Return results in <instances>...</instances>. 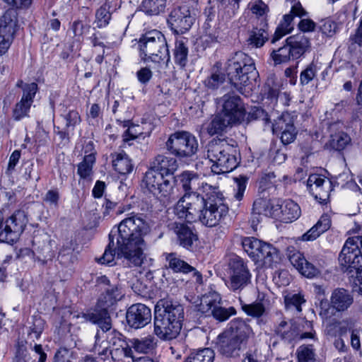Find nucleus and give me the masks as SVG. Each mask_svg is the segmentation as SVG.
Instances as JSON below:
<instances>
[{"instance_id":"864d4df0","label":"nucleus","mask_w":362,"mask_h":362,"mask_svg":"<svg viewBox=\"0 0 362 362\" xmlns=\"http://www.w3.org/2000/svg\"><path fill=\"white\" fill-rule=\"evenodd\" d=\"M314 292L317 295L318 300L320 302V315L321 316H327L328 314V306L329 303L327 300L324 299L325 296V289L322 286L320 285H314Z\"/></svg>"},{"instance_id":"5fc2aeb1","label":"nucleus","mask_w":362,"mask_h":362,"mask_svg":"<svg viewBox=\"0 0 362 362\" xmlns=\"http://www.w3.org/2000/svg\"><path fill=\"white\" fill-rule=\"evenodd\" d=\"M225 81V76L220 71H215L211 74L204 81L205 86L210 89H216Z\"/></svg>"},{"instance_id":"de8ad7c7","label":"nucleus","mask_w":362,"mask_h":362,"mask_svg":"<svg viewBox=\"0 0 362 362\" xmlns=\"http://www.w3.org/2000/svg\"><path fill=\"white\" fill-rule=\"evenodd\" d=\"M188 47L183 41H177L174 50L175 63L184 67L187 62Z\"/></svg>"},{"instance_id":"f704fd0d","label":"nucleus","mask_w":362,"mask_h":362,"mask_svg":"<svg viewBox=\"0 0 362 362\" xmlns=\"http://www.w3.org/2000/svg\"><path fill=\"white\" fill-rule=\"evenodd\" d=\"M269 35L264 28H254L248 31L247 45L251 48H260L268 40Z\"/></svg>"},{"instance_id":"a211bd4d","label":"nucleus","mask_w":362,"mask_h":362,"mask_svg":"<svg viewBox=\"0 0 362 362\" xmlns=\"http://www.w3.org/2000/svg\"><path fill=\"white\" fill-rule=\"evenodd\" d=\"M128 325L134 329H140L148 325L151 320V309L142 303L131 305L126 314Z\"/></svg>"},{"instance_id":"1a4fd4ad","label":"nucleus","mask_w":362,"mask_h":362,"mask_svg":"<svg viewBox=\"0 0 362 362\" xmlns=\"http://www.w3.org/2000/svg\"><path fill=\"white\" fill-rule=\"evenodd\" d=\"M165 144L168 151L178 158H191L197 153L199 148L197 138L185 131L171 134Z\"/></svg>"},{"instance_id":"4be33fe9","label":"nucleus","mask_w":362,"mask_h":362,"mask_svg":"<svg viewBox=\"0 0 362 362\" xmlns=\"http://www.w3.org/2000/svg\"><path fill=\"white\" fill-rule=\"evenodd\" d=\"M242 344L243 341L240 339L224 332L219 335L217 346L221 354L227 357H235L239 355Z\"/></svg>"},{"instance_id":"a18cd8bd","label":"nucleus","mask_w":362,"mask_h":362,"mask_svg":"<svg viewBox=\"0 0 362 362\" xmlns=\"http://www.w3.org/2000/svg\"><path fill=\"white\" fill-rule=\"evenodd\" d=\"M329 136L330 146L336 151L343 150L351 141L349 136L344 132H339L338 134H331Z\"/></svg>"},{"instance_id":"b1692460","label":"nucleus","mask_w":362,"mask_h":362,"mask_svg":"<svg viewBox=\"0 0 362 362\" xmlns=\"http://www.w3.org/2000/svg\"><path fill=\"white\" fill-rule=\"evenodd\" d=\"M354 303V297L351 292L342 288L333 291L330 298V305L337 312L347 310Z\"/></svg>"},{"instance_id":"473e14b6","label":"nucleus","mask_w":362,"mask_h":362,"mask_svg":"<svg viewBox=\"0 0 362 362\" xmlns=\"http://www.w3.org/2000/svg\"><path fill=\"white\" fill-rule=\"evenodd\" d=\"M75 246L73 239H67L63 243L58 255V259L62 265L67 267L76 260V257L74 255Z\"/></svg>"},{"instance_id":"ddd939ff","label":"nucleus","mask_w":362,"mask_h":362,"mask_svg":"<svg viewBox=\"0 0 362 362\" xmlns=\"http://www.w3.org/2000/svg\"><path fill=\"white\" fill-rule=\"evenodd\" d=\"M112 337L110 339V355L115 362H134V356L130 339L121 333L115 330L112 332Z\"/></svg>"},{"instance_id":"338daca9","label":"nucleus","mask_w":362,"mask_h":362,"mask_svg":"<svg viewBox=\"0 0 362 362\" xmlns=\"http://www.w3.org/2000/svg\"><path fill=\"white\" fill-rule=\"evenodd\" d=\"M45 322L40 317H35L33 325L30 327V335L33 334L35 339H38L44 329Z\"/></svg>"},{"instance_id":"774afa93","label":"nucleus","mask_w":362,"mask_h":362,"mask_svg":"<svg viewBox=\"0 0 362 362\" xmlns=\"http://www.w3.org/2000/svg\"><path fill=\"white\" fill-rule=\"evenodd\" d=\"M72 355L69 349L60 348L54 355V362H71Z\"/></svg>"},{"instance_id":"9d476101","label":"nucleus","mask_w":362,"mask_h":362,"mask_svg":"<svg viewBox=\"0 0 362 362\" xmlns=\"http://www.w3.org/2000/svg\"><path fill=\"white\" fill-rule=\"evenodd\" d=\"M28 220L24 211H18L4 221V214L0 211V241L13 244L23 232Z\"/></svg>"},{"instance_id":"f8f14e48","label":"nucleus","mask_w":362,"mask_h":362,"mask_svg":"<svg viewBox=\"0 0 362 362\" xmlns=\"http://www.w3.org/2000/svg\"><path fill=\"white\" fill-rule=\"evenodd\" d=\"M228 288L233 291L243 289L250 282L251 274L247 264L238 256H233L228 262Z\"/></svg>"},{"instance_id":"f3484780","label":"nucleus","mask_w":362,"mask_h":362,"mask_svg":"<svg viewBox=\"0 0 362 362\" xmlns=\"http://www.w3.org/2000/svg\"><path fill=\"white\" fill-rule=\"evenodd\" d=\"M310 192L321 204H326L332 191V182L318 174H312L307 181Z\"/></svg>"},{"instance_id":"09e8293b","label":"nucleus","mask_w":362,"mask_h":362,"mask_svg":"<svg viewBox=\"0 0 362 362\" xmlns=\"http://www.w3.org/2000/svg\"><path fill=\"white\" fill-rule=\"evenodd\" d=\"M271 57L276 64L286 63L292 59L291 47L286 43L277 50H273Z\"/></svg>"},{"instance_id":"9b49d317","label":"nucleus","mask_w":362,"mask_h":362,"mask_svg":"<svg viewBox=\"0 0 362 362\" xmlns=\"http://www.w3.org/2000/svg\"><path fill=\"white\" fill-rule=\"evenodd\" d=\"M358 238L356 236L349 238L339 254V261L341 265L349 272L356 271V278L354 284L356 285L361 272H362V253L360 246L358 244Z\"/></svg>"},{"instance_id":"4468645a","label":"nucleus","mask_w":362,"mask_h":362,"mask_svg":"<svg viewBox=\"0 0 362 362\" xmlns=\"http://www.w3.org/2000/svg\"><path fill=\"white\" fill-rule=\"evenodd\" d=\"M222 110L221 112L233 124H240L245 116V109L241 98L234 94H225L221 98Z\"/></svg>"},{"instance_id":"49530a36","label":"nucleus","mask_w":362,"mask_h":362,"mask_svg":"<svg viewBox=\"0 0 362 362\" xmlns=\"http://www.w3.org/2000/svg\"><path fill=\"white\" fill-rule=\"evenodd\" d=\"M95 161V157L91 154L84 156L83 160L78 165L77 173L78 175L86 179L92 174L93 165Z\"/></svg>"},{"instance_id":"39448f33","label":"nucleus","mask_w":362,"mask_h":362,"mask_svg":"<svg viewBox=\"0 0 362 362\" xmlns=\"http://www.w3.org/2000/svg\"><path fill=\"white\" fill-rule=\"evenodd\" d=\"M226 71L230 84L240 93L258 77L253 59L243 52H235L228 60Z\"/></svg>"},{"instance_id":"052dcab7","label":"nucleus","mask_w":362,"mask_h":362,"mask_svg":"<svg viewBox=\"0 0 362 362\" xmlns=\"http://www.w3.org/2000/svg\"><path fill=\"white\" fill-rule=\"evenodd\" d=\"M37 88L38 87L36 83L25 84L23 87V94L21 100L32 104Z\"/></svg>"},{"instance_id":"c85d7f7f","label":"nucleus","mask_w":362,"mask_h":362,"mask_svg":"<svg viewBox=\"0 0 362 362\" xmlns=\"http://www.w3.org/2000/svg\"><path fill=\"white\" fill-rule=\"evenodd\" d=\"M175 233L177 235L179 245L188 250L192 247L194 242L198 239L192 228L184 223H177Z\"/></svg>"},{"instance_id":"a19ab883","label":"nucleus","mask_w":362,"mask_h":362,"mask_svg":"<svg viewBox=\"0 0 362 362\" xmlns=\"http://www.w3.org/2000/svg\"><path fill=\"white\" fill-rule=\"evenodd\" d=\"M215 353L210 348H204L192 351L185 362H214Z\"/></svg>"},{"instance_id":"2f4dec72","label":"nucleus","mask_w":362,"mask_h":362,"mask_svg":"<svg viewBox=\"0 0 362 362\" xmlns=\"http://www.w3.org/2000/svg\"><path fill=\"white\" fill-rule=\"evenodd\" d=\"M266 243L254 237L245 238L242 241L244 250L255 262L258 259V255Z\"/></svg>"},{"instance_id":"2eb2a0df","label":"nucleus","mask_w":362,"mask_h":362,"mask_svg":"<svg viewBox=\"0 0 362 362\" xmlns=\"http://www.w3.org/2000/svg\"><path fill=\"white\" fill-rule=\"evenodd\" d=\"M194 17L187 6H178L171 11L168 23L174 33L183 34L192 25Z\"/></svg>"},{"instance_id":"5701e85b","label":"nucleus","mask_w":362,"mask_h":362,"mask_svg":"<svg viewBox=\"0 0 362 362\" xmlns=\"http://www.w3.org/2000/svg\"><path fill=\"white\" fill-rule=\"evenodd\" d=\"M281 260L279 250L272 244L266 243L258 255L255 264L264 269H275Z\"/></svg>"},{"instance_id":"680f3d73","label":"nucleus","mask_w":362,"mask_h":362,"mask_svg":"<svg viewBox=\"0 0 362 362\" xmlns=\"http://www.w3.org/2000/svg\"><path fill=\"white\" fill-rule=\"evenodd\" d=\"M43 202L50 208L57 209L59 205V192L57 189L48 190L42 198Z\"/></svg>"},{"instance_id":"393cba45","label":"nucleus","mask_w":362,"mask_h":362,"mask_svg":"<svg viewBox=\"0 0 362 362\" xmlns=\"http://www.w3.org/2000/svg\"><path fill=\"white\" fill-rule=\"evenodd\" d=\"M240 305L243 311L247 315L257 319L259 324H265L266 322L263 320V317L267 315L268 308L265 305L264 296L260 298L259 295L257 299L251 303H245L241 300Z\"/></svg>"},{"instance_id":"bb28decb","label":"nucleus","mask_w":362,"mask_h":362,"mask_svg":"<svg viewBox=\"0 0 362 362\" xmlns=\"http://www.w3.org/2000/svg\"><path fill=\"white\" fill-rule=\"evenodd\" d=\"M286 42L291 47L293 59L300 58L310 47L309 39L303 34L290 36Z\"/></svg>"},{"instance_id":"c03bdc74","label":"nucleus","mask_w":362,"mask_h":362,"mask_svg":"<svg viewBox=\"0 0 362 362\" xmlns=\"http://www.w3.org/2000/svg\"><path fill=\"white\" fill-rule=\"evenodd\" d=\"M34 250V252L38 254L37 258L43 262H47L48 259H52L54 256V251L52 250L51 241L43 242L37 246L35 245Z\"/></svg>"},{"instance_id":"e2e57ef3","label":"nucleus","mask_w":362,"mask_h":362,"mask_svg":"<svg viewBox=\"0 0 362 362\" xmlns=\"http://www.w3.org/2000/svg\"><path fill=\"white\" fill-rule=\"evenodd\" d=\"M123 123L124 127H129L123 134L124 141H127L131 139H136L139 135L142 134L139 125L132 124L131 126H129V121H124Z\"/></svg>"},{"instance_id":"0eeeda50","label":"nucleus","mask_w":362,"mask_h":362,"mask_svg":"<svg viewBox=\"0 0 362 362\" xmlns=\"http://www.w3.org/2000/svg\"><path fill=\"white\" fill-rule=\"evenodd\" d=\"M141 59L145 62L164 63L168 65L170 52L165 36L158 30H152L142 35L139 41Z\"/></svg>"},{"instance_id":"58836bf2","label":"nucleus","mask_w":362,"mask_h":362,"mask_svg":"<svg viewBox=\"0 0 362 362\" xmlns=\"http://www.w3.org/2000/svg\"><path fill=\"white\" fill-rule=\"evenodd\" d=\"M130 341L132 346L138 353H148L153 351L156 346L155 337L153 336H148L141 339L134 338L130 339Z\"/></svg>"},{"instance_id":"6e6d98bb","label":"nucleus","mask_w":362,"mask_h":362,"mask_svg":"<svg viewBox=\"0 0 362 362\" xmlns=\"http://www.w3.org/2000/svg\"><path fill=\"white\" fill-rule=\"evenodd\" d=\"M317 65L310 63L300 74V83L302 86L308 85L316 76Z\"/></svg>"},{"instance_id":"c9c22d12","label":"nucleus","mask_w":362,"mask_h":362,"mask_svg":"<svg viewBox=\"0 0 362 362\" xmlns=\"http://www.w3.org/2000/svg\"><path fill=\"white\" fill-rule=\"evenodd\" d=\"M168 0H143L141 10L148 16H158L165 12Z\"/></svg>"},{"instance_id":"13d9d810","label":"nucleus","mask_w":362,"mask_h":362,"mask_svg":"<svg viewBox=\"0 0 362 362\" xmlns=\"http://www.w3.org/2000/svg\"><path fill=\"white\" fill-rule=\"evenodd\" d=\"M284 302L287 308L294 307L298 312L301 311V305L305 302L300 293L288 295L285 296Z\"/></svg>"},{"instance_id":"f03ea898","label":"nucleus","mask_w":362,"mask_h":362,"mask_svg":"<svg viewBox=\"0 0 362 362\" xmlns=\"http://www.w3.org/2000/svg\"><path fill=\"white\" fill-rule=\"evenodd\" d=\"M174 213L187 222L199 220L205 226L214 227L228 214V207L218 187L205 184L202 194L181 197L174 207Z\"/></svg>"},{"instance_id":"f257e3e1","label":"nucleus","mask_w":362,"mask_h":362,"mask_svg":"<svg viewBox=\"0 0 362 362\" xmlns=\"http://www.w3.org/2000/svg\"><path fill=\"white\" fill-rule=\"evenodd\" d=\"M143 214H132L122 220L118 226V235H109V243L103 255L98 259L101 264L113 265L115 256L124 257L129 266H140L144 260V236L150 231V226Z\"/></svg>"},{"instance_id":"4d7b16f0","label":"nucleus","mask_w":362,"mask_h":362,"mask_svg":"<svg viewBox=\"0 0 362 362\" xmlns=\"http://www.w3.org/2000/svg\"><path fill=\"white\" fill-rule=\"evenodd\" d=\"M31 105L32 104L21 100L20 102L17 103L13 110V117L14 119L20 120L22 118L27 117Z\"/></svg>"},{"instance_id":"423d86ee","label":"nucleus","mask_w":362,"mask_h":362,"mask_svg":"<svg viewBox=\"0 0 362 362\" xmlns=\"http://www.w3.org/2000/svg\"><path fill=\"white\" fill-rule=\"evenodd\" d=\"M206 157L212 163L213 173L223 174L238 166L236 149L226 141L213 139L206 146Z\"/></svg>"},{"instance_id":"c756f323","label":"nucleus","mask_w":362,"mask_h":362,"mask_svg":"<svg viewBox=\"0 0 362 362\" xmlns=\"http://www.w3.org/2000/svg\"><path fill=\"white\" fill-rule=\"evenodd\" d=\"M252 329L242 319L236 318L232 320L229 324V331L225 333L228 334L231 337H234L235 339L243 341L249 337Z\"/></svg>"},{"instance_id":"4c0bfd02","label":"nucleus","mask_w":362,"mask_h":362,"mask_svg":"<svg viewBox=\"0 0 362 362\" xmlns=\"http://www.w3.org/2000/svg\"><path fill=\"white\" fill-rule=\"evenodd\" d=\"M280 207L279 214H282L284 220L287 222L297 219L300 215L299 206L292 200L284 201L280 204Z\"/></svg>"},{"instance_id":"6ab92c4d","label":"nucleus","mask_w":362,"mask_h":362,"mask_svg":"<svg viewBox=\"0 0 362 362\" xmlns=\"http://www.w3.org/2000/svg\"><path fill=\"white\" fill-rule=\"evenodd\" d=\"M305 14L306 11L302 7L300 4L298 3L293 5L290 13L284 16L283 20L276 28L274 36L272 39V42H276L284 35L290 33L293 30V25H292V21L295 16L301 18L302 16H305Z\"/></svg>"},{"instance_id":"412c9836","label":"nucleus","mask_w":362,"mask_h":362,"mask_svg":"<svg viewBox=\"0 0 362 362\" xmlns=\"http://www.w3.org/2000/svg\"><path fill=\"white\" fill-rule=\"evenodd\" d=\"M274 134L281 133V140L284 144L292 143L297 134L291 118L288 115H283L279 117L272 127Z\"/></svg>"},{"instance_id":"603ef678","label":"nucleus","mask_w":362,"mask_h":362,"mask_svg":"<svg viewBox=\"0 0 362 362\" xmlns=\"http://www.w3.org/2000/svg\"><path fill=\"white\" fill-rule=\"evenodd\" d=\"M221 300V298L219 293L216 291H210L204 295L201 301V306L202 309H204V306L206 305L208 307V310H210L214 307L219 305Z\"/></svg>"},{"instance_id":"ea45409f","label":"nucleus","mask_w":362,"mask_h":362,"mask_svg":"<svg viewBox=\"0 0 362 362\" xmlns=\"http://www.w3.org/2000/svg\"><path fill=\"white\" fill-rule=\"evenodd\" d=\"M168 267L175 272L187 274L194 270V268L181 259L175 253H169L166 255Z\"/></svg>"},{"instance_id":"72a5a7b5","label":"nucleus","mask_w":362,"mask_h":362,"mask_svg":"<svg viewBox=\"0 0 362 362\" xmlns=\"http://www.w3.org/2000/svg\"><path fill=\"white\" fill-rule=\"evenodd\" d=\"M230 119H227L221 112L216 115L206 127V132L211 136L221 134L228 127L234 125Z\"/></svg>"},{"instance_id":"69168bd1","label":"nucleus","mask_w":362,"mask_h":362,"mask_svg":"<svg viewBox=\"0 0 362 362\" xmlns=\"http://www.w3.org/2000/svg\"><path fill=\"white\" fill-rule=\"evenodd\" d=\"M250 6L252 13L259 16H262L269 11L268 6L262 0H255Z\"/></svg>"},{"instance_id":"8fccbe9b","label":"nucleus","mask_w":362,"mask_h":362,"mask_svg":"<svg viewBox=\"0 0 362 362\" xmlns=\"http://www.w3.org/2000/svg\"><path fill=\"white\" fill-rule=\"evenodd\" d=\"M210 310L213 317L220 322L228 320L230 316L234 315L236 313V310L233 307L226 308L218 305L216 307H214Z\"/></svg>"},{"instance_id":"20e7f679","label":"nucleus","mask_w":362,"mask_h":362,"mask_svg":"<svg viewBox=\"0 0 362 362\" xmlns=\"http://www.w3.org/2000/svg\"><path fill=\"white\" fill-rule=\"evenodd\" d=\"M184 318V308L181 304L160 300L155 307L154 334L165 341L175 339L180 332Z\"/></svg>"},{"instance_id":"bf43d9fd","label":"nucleus","mask_w":362,"mask_h":362,"mask_svg":"<svg viewBox=\"0 0 362 362\" xmlns=\"http://www.w3.org/2000/svg\"><path fill=\"white\" fill-rule=\"evenodd\" d=\"M332 328H338L339 335L340 337L346 334L348 331L351 332V330L354 329L353 323L349 320H344L342 322H335L334 323L329 325L327 327V331L329 334H331Z\"/></svg>"},{"instance_id":"7ed1b4c3","label":"nucleus","mask_w":362,"mask_h":362,"mask_svg":"<svg viewBox=\"0 0 362 362\" xmlns=\"http://www.w3.org/2000/svg\"><path fill=\"white\" fill-rule=\"evenodd\" d=\"M96 284L103 290L96 305L99 310L84 313L83 317L86 321L98 325L99 328L105 333L112 328V320L108 309L112 308L118 301L121 300L124 298V293L120 286L112 284L105 276L98 277Z\"/></svg>"},{"instance_id":"6e6552de","label":"nucleus","mask_w":362,"mask_h":362,"mask_svg":"<svg viewBox=\"0 0 362 362\" xmlns=\"http://www.w3.org/2000/svg\"><path fill=\"white\" fill-rule=\"evenodd\" d=\"M142 183L150 192L160 198L170 199L175 194V176H165L151 168L145 173Z\"/></svg>"},{"instance_id":"7c9ffc66","label":"nucleus","mask_w":362,"mask_h":362,"mask_svg":"<svg viewBox=\"0 0 362 362\" xmlns=\"http://www.w3.org/2000/svg\"><path fill=\"white\" fill-rule=\"evenodd\" d=\"M274 332L282 339L288 342L298 337V332L295 324L291 321L281 320L275 327Z\"/></svg>"},{"instance_id":"cd10ccee","label":"nucleus","mask_w":362,"mask_h":362,"mask_svg":"<svg viewBox=\"0 0 362 362\" xmlns=\"http://www.w3.org/2000/svg\"><path fill=\"white\" fill-rule=\"evenodd\" d=\"M151 168L165 176V175L174 176L173 174L177 168V160L173 158L158 155L151 163Z\"/></svg>"},{"instance_id":"a878e982","label":"nucleus","mask_w":362,"mask_h":362,"mask_svg":"<svg viewBox=\"0 0 362 362\" xmlns=\"http://www.w3.org/2000/svg\"><path fill=\"white\" fill-rule=\"evenodd\" d=\"M175 177L176 179V185L181 187L185 192L182 197L191 194H202V193L194 192V190L199 187V179L197 173L185 171Z\"/></svg>"},{"instance_id":"aec40b11","label":"nucleus","mask_w":362,"mask_h":362,"mask_svg":"<svg viewBox=\"0 0 362 362\" xmlns=\"http://www.w3.org/2000/svg\"><path fill=\"white\" fill-rule=\"evenodd\" d=\"M280 209V204L275 203L274 200L264 198L256 199L253 204L252 224L259 223V220L257 216L264 215L268 217L279 216Z\"/></svg>"},{"instance_id":"37998d69","label":"nucleus","mask_w":362,"mask_h":362,"mask_svg":"<svg viewBox=\"0 0 362 362\" xmlns=\"http://www.w3.org/2000/svg\"><path fill=\"white\" fill-rule=\"evenodd\" d=\"M111 0H106V2L101 6L96 11V23L98 28H103L108 25L111 18L110 12Z\"/></svg>"},{"instance_id":"dca6fc26","label":"nucleus","mask_w":362,"mask_h":362,"mask_svg":"<svg viewBox=\"0 0 362 362\" xmlns=\"http://www.w3.org/2000/svg\"><path fill=\"white\" fill-rule=\"evenodd\" d=\"M13 11H6L0 18V56L5 54L12 42L17 21Z\"/></svg>"},{"instance_id":"3c124183","label":"nucleus","mask_w":362,"mask_h":362,"mask_svg":"<svg viewBox=\"0 0 362 362\" xmlns=\"http://www.w3.org/2000/svg\"><path fill=\"white\" fill-rule=\"evenodd\" d=\"M319 30L326 37L334 36L337 31V24L330 18H325L319 23Z\"/></svg>"},{"instance_id":"0e129e2a","label":"nucleus","mask_w":362,"mask_h":362,"mask_svg":"<svg viewBox=\"0 0 362 362\" xmlns=\"http://www.w3.org/2000/svg\"><path fill=\"white\" fill-rule=\"evenodd\" d=\"M234 181L237 185V192H235L234 197L237 201L240 202L243 199V194L246 189L247 178L245 176H240L238 177H235Z\"/></svg>"},{"instance_id":"e433bc0d","label":"nucleus","mask_w":362,"mask_h":362,"mask_svg":"<svg viewBox=\"0 0 362 362\" xmlns=\"http://www.w3.org/2000/svg\"><path fill=\"white\" fill-rule=\"evenodd\" d=\"M112 165L119 174L126 175L133 170L131 160L126 153H119L112 155Z\"/></svg>"},{"instance_id":"79ce46f5","label":"nucleus","mask_w":362,"mask_h":362,"mask_svg":"<svg viewBox=\"0 0 362 362\" xmlns=\"http://www.w3.org/2000/svg\"><path fill=\"white\" fill-rule=\"evenodd\" d=\"M298 362H316V354L313 344L300 346L296 351Z\"/></svg>"}]
</instances>
